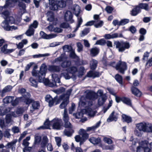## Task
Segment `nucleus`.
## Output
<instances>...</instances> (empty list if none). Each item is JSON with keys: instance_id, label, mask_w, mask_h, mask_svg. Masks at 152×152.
Returning <instances> with one entry per match:
<instances>
[{"instance_id": "obj_1", "label": "nucleus", "mask_w": 152, "mask_h": 152, "mask_svg": "<svg viewBox=\"0 0 152 152\" xmlns=\"http://www.w3.org/2000/svg\"><path fill=\"white\" fill-rule=\"evenodd\" d=\"M46 71L47 66L45 64H43L40 67L39 70H33L31 73L32 75L36 77L39 82H43L45 85H48L51 87L56 86V83H60V79L58 75L56 74H53L52 77L54 82H50L48 79L45 78Z\"/></svg>"}, {"instance_id": "obj_2", "label": "nucleus", "mask_w": 152, "mask_h": 152, "mask_svg": "<svg viewBox=\"0 0 152 152\" xmlns=\"http://www.w3.org/2000/svg\"><path fill=\"white\" fill-rule=\"evenodd\" d=\"M85 94L80 98V104L83 107L91 106L93 104V101L97 98V95L95 92L90 90L85 92Z\"/></svg>"}, {"instance_id": "obj_3", "label": "nucleus", "mask_w": 152, "mask_h": 152, "mask_svg": "<svg viewBox=\"0 0 152 152\" xmlns=\"http://www.w3.org/2000/svg\"><path fill=\"white\" fill-rule=\"evenodd\" d=\"M15 21L14 18L12 16H9L6 20L3 21L1 26L6 31H9L17 29V27L14 26H10L9 24H15Z\"/></svg>"}, {"instance_id": "obj_4", "label": "nucleus", "mask_w": 152, "mask_h": 152, "mask_svg": "<svg viewBox=\"0 0 152 152\" xmlns=\"http://www.w3.org/2000/svg\"><path fill=\"white\" fill-rule=\"evenodd\" d=\"M26 90L23 88L20 89L18 92L20 93L23 94L20 98L26 104H29L33 102V100L31 98L30 93L26 92Z\"/></svg>"}, {"instance_id": "obj_5", "label": "nucleus", "mask_w": 152, "mask_h": 152, "mask_svg": "<svg viewBox=\"0 0 152 152\" xmlns=\"http://www.w3.org/2000/svg\"><path fill=\"white\" fill-rule=\"evenodd\" d=\"M116 48L119 52H123L125 49H129L130 47L129 43L127 42L116 41L114 43Z\"/></svg>"}, {"instance_id": "obj_6", "label": "nucleus", "mask_w": 152, "mask_h": 152, "mask_svg": "<svg viewBox=\"0 0 152 152\" xmlns=\"http://www.w3.org/2000/svg\"><path fill=\"white\" fill-rule=\"evenodd\" d=\"M151 127V124L144 122L136 124V127L140 131L149 132Z\"/></svg>"}, {"instance_id": "obj_7", "label": "nucleus", "mask_w": 152, "mask_h": 152, "mask_svg": "<svg viewBox=\"0 0 152 152\" xmlns=\"http://www.w3.org/2000/svg\"><path fill=\"white\" fill-rule=\"evenodd\" d=\"M115 69L120 73L124 74L125 71L127 69V65L124 61H119L115 66Z\"/></svg>"}, {"instance_id": "obj_8", "label": "nucleus", "mask_w": 152, "mask_h": 152, "mask_svg": "<svg viewBox=\"0 0 152 152\" xmlns=\"http://www.w3.org/2000/svg\"><path fill=\"white\" fill-rule=\"evenodd\" d=\"M50 124L53 129L60 130L62 127V122L61 119L55 118L50 121Z\"/></svg>"}, {"instance_id": "obj_9", "label": "nucleus", "mask_w": 152, "mask_h": 152, "mask_svg": "<svg viewBox=\"0 0 152 152\" xmlns=\"http://www.w3.org/2000/svg\"><path fill=\"white\" fill-rule=\"evenodd\" d=\"M38 23L37 20H34L33 23L30 25L28 30L26 32V34L28 36H31L34 34V29L37 28Z\"/></svg>"}, {"instance_id": "obj_10", "label": "nucleus", "mask_w": 152, "mask_h": 152, "mask_svg": "<svg viewBox=\"0 0 152 152\" xmlns=\"http://www.w3.org/2000/svg\"><path fill=\"white\" fill-rule=\"evenodd\" d=\"M47 20L50 22H52L53 25H56L58 21L56 18H54L53 13L52 12L48 11L47 13Z\"/></svg>"}, {"instance_id": "obj_11", "label": "nucleus", "mask_w": 152, "mask_h": 152, "mask_svg": "<svg viewBox=\"0 0 152 152\" xmlns=\"http://www.w3.org/2000/svg\"><path fill=\"white\" fill-rule=\"evenodd\" d=\"M79 134L81 136L82 140L83 142L88 139L89 137L88 134L86 133V131L83 129H81L80 130Z\"/></svg>"}, {"instance_id": "obj_12", "label": "nucleus", "mask_w": 152, "mask_h": 152, "mask_svg": "<svg viewBox=\"0 0 152 152\" xmlns=\"http://www.w3.org/2000/svg\"><path fill=\"white\" fill-rule=\"evenodd\" d=\"M67 59V57L64 54H61L59 57L56 58L53 60L52 63L53 64L56 63L57 64H58L60 63L61 62L63 61L66 60Z\"/></svg>"}, {"instance_id": "obj_13", "label": "nucleus", "mask_w": 152, "mask_h": 152, "mask_svg": "<svg viewBox=\"0 0 152 152\" xmlns=\"http://www.w3.org/2000/svg\"><path fill=\"white\" fill-rule=\"evenodd\" d=\"M72 13L69 11H67L65 13L64 15V19L67 21L72 23L74 22V20L72 19Z\"/></svg>"}, {"instance_id": "obj_14", "label": "nucleus", "mask_w": 152, "mask_h": 152, "mask_svg": "<svg viewBox=\"0 0 152 152\" xmlns=\"http://www.w3.org/2000/svg\"><path fill=\"white\" fill-rule=\"evenodd\" d=\"M17 142V140H12L11 142L8 143L5 147L8 149L11 148L12 151H14L15 149L16 143Z\"/></svg>"}, {"instance_id": "obj_15", "label": "nucleus", "mask_w": 152, "mask_h": 152, "mask_svg": "<svg viewBox=\"0 0 152 152\" xmlns=\"http://www.w3.org/2000/svg\"><path fill=\"white\" fill-rule=\"evenodd\" d=\"M40 35L42 38L46 39H49L54 38L56 36V35L54 34H52L49 35H47L42 31H41L40 32Z\"/></svg>"}, {"instance_id": "obj_16", "label": "nucleus", "mask_w": 152, "mask_h": 152, "mask_svg": "<svg viewBox=\"0 0 152 152\" xmlns=\"http://www.w3.org/2000/svg\"><path fill=\"white\" fill-rule=\"evenodd\" d=\"M24 111L23 108L20 107L16 109L15 111L12 113V115L15 117H16L21 115Z\"/></svg>"}, {"instance_id": "obj_17", "label": "nucleus", "mask_w": 152, "mask_h": 152, "mask_svg": "<svg viewBox=\"0 0 152 152\" xmlns=\"http://www.w3.org/2000/svg\"><path fill=\"white\" fill-rule=\"evenodd\" d=\"M118 118V114L115 113L114 111L112 112L110 115L109 118L107 119V121L108 122H110L113 121H116Z\"/></svg>"}, {"instance_id": "obj_18", "label": "nucleus", "mask_w": 152, "mask_h": 152, "mask_svg": "<svg viewBox=\"0 0 152 152\" xmlns=\"http://www.w3.org/2000/svg\"><path fill=\"white\" fill-rule=\"evenodd\" d=\"M7 44H5L4 45L0 48L1 52L4 54H7L12 53L14 50L13 49H7Z\"/></svg>"}, {"instance_id": "obj_19", "label": "nucleus", "mask_w": 152, "mask_h": 152, "mask_svg": "<svg viewBox=\"0 0 152 152\" xmlns=\"http://www.w3.org/2000/svg\"><path fill=\"white\" fill-rule=\"evenodd\" d=\"M100 75L99 72H98L90 71L87 73V76L94 78L95 77H98Z\"/></svg>"}, {"instance_id": "obj_20", "label": "nucleus", "mask_w": 152, "mask_h": 152, "mask_svg": "<svg viewBox=\"0 0 152 152\" xmlns=\"http://www.w3.org/2000/svg\"><path fill=\"white\" fill-rule=\"evenodd\" d=\"M148 143V142L146 140L142 142V146L144 152H151V149L147 146Z\"/></svg>"}, {"instance_id": "obj_21", "label": "nucleus", "mask_w": 152, "mask_h": 152, "mask_svg": "<svg viewBox=\"0 0 152 152\" xmlns=\"http://www.w3.org/2000/svg\"><path fill=\"white\" fill-rule=\"evenodd\" d=\"M53 98L50 95H47L45 97V100L48 103V106L49 107H52L53 105Z\"/></svg>"}, {"instance_id": "obj_22", "label": "nucleus", "mask_w": 152, "mask_h": 152, "mask_svg": "<svg viewBox=\"0 0 152 152\" xmlns=\"http://www.w3.org/2000/svg\"><path fill=\"white\" fill-rule=\"evenodd\" d=\"M18 1V0H7L6 1L5 6L6 7H13Z\"/></svg>"}, {"instance_id": "obj_23", "label": "nucleus", "mask_w": 152, "mask_h": 152, "mask_svg": "<svg viewBox=\"0 0 152 152\" xmlns=\"http://www.w3.org/2000/svg\"><path fill=\"white\" fill-rule=\"evenodd\" d=\"M69 102V96H67L65 99L60 104L59 107L61 109H66V107Z\"/></svg>"}, {"instance_id": "obj_24", "label": "nucleus", "mask_w": 152, "mask_h": 152, "mask_svg": "<svg viewBox=\"0 0 152 152\" xmlns=\"http://www.w3.org/2000/svg\"><path fill=\"white\" fill-rule=\"evenodd\" d=\"M64 132V134L67 137L71 136L74 133V131L72 128H67Z\"/></svg>"}, {"instance_id": "obj_25", "label": "nucleus", "mask_w": 152, "mask_h": 152, "mask_svg": "<svg viewBox=\"0 0 152 152\" xmlns=\"http://www.w3.org/2000/svg\"><path fill=\"white\" fill-rule=\"evenodd\" d=\"M48 70L51 72H59L60 70V68L58 66L55 65H50L48 66Z\"/></svg>"}, {"instance_id": "obj_26", "label": "nucleus", "mask_w": 152, "mask_h": 152, "mask_svg": "<svg viewBox=\"0 0 152 152\" xmlns=\"http://www.w3.org/2000/svg\"><path fill=\"white\" fill-rule=\"evenodd\" d=\"M98 64L97 61L94 59H92L90 61V67L91 69L94 70L96 68Z\"/></svg>"}, {"instance_id": "obj_27", "label": "nucleus", "mask_w": 152, "mask_h": 152, "mask_svg": "<svg viewBox=\"0 0 152 152\" xmlns=\"http://www.w3.org/2000/svg\"><path fill=\"white\" fill-rule=\"evenodd\" d=\"M99 49L96 47L91 48L90 50V54L92 56H95L99 53Z\"/></svg>"}, {"instance_id": "obj_28", "label": "nucleus", "mask_w": 152, "mask_h": 152, "mask_svg": "<svg viewBox=\"0 0 152 152\" xmlns=\"http://www.w3.org/2000/svg\"><path fill=\"white\" fill-rule=\"evenodd\" d=\"M67 0H61L56 1V3L57 5L61 8H63L65 7Z\"/></svg>"}, {"instance_id": "obj_29", "label": "nucleus", "mask_w": 152, "mask_h": 152, "mask_svg": "<svg viewBox=\"0 0 152 152\" xmlns=\"http://www.w3.org/2000/svg\"><path fill=\"white\" fill-rule=\"evenodd\" d=\"M132 92L133 94L137 96H140L141 94V92L137 88L132 87L131 88Z\"/></svg>"}, {"instance_id": "obj_30", "label": "nucleus", "mask_w": 152, "mask_h": 152, "mask_svg": "<svg viewBox=\"0 0 152 152\" xmlns=\"http://www.w3.org/2000/svg\"><path fill=\"white\" fill-rule=\"evenodd\" d=\"M140 12V9L138 6H136L131 11V15L135 16L138 13Z\"/></svg>"}, {"instance_id": "obj_31", "label": "nucleus", "mask_w": 152, "mask_h": 152, "mask_svg": "<svg viewBox=\"0 0 152 152\" xmlns=\"http://www.w3.org/2000/svg\"><path fill=\"white\" fill-rule=\"evenodd\" d=\"M122 102L126 105L132 107V101L129 98L125 97H122Z\"/></svg>"}, {"instance_id": "obj_32", "label": "nucleus", "mask_w": 152, "mask_h": 152, "mask_svg": "<svg viewBox=\"0 0 152 152\" xmlns=\"http://www.w3.org/2000/svg\"><path fill=\"white\" fill-rule=\"evenodd\" d=\"M39 106V103L38 102L35 101L33 102L32 104V107L33 109H31V112L33 113L34 110L38 109Z\"/></svg>"}, {"instance_id": "obj_33", "label": "nucleus", "mask_w": 152, "mask_h": 152, "mask_svg": "<svg viewBox=\"0 0 152 152\" xmlns=\"http://www.w3.org/2000/svg\"><path fill=\"white\" fill-rule=\"evenodd\" d=\"M89 140L91 143L94 145L98 144L100 142V139L99 138L92 137L89 139Z\"/></svg>"}, {"instance_id": "obj_34", "label": "nucleus", "mask_w": 152, "mask_h": 152, "mask_svg": "<svg viewBox=\"0 0 152 152\" xmlns=\"http://www.w3.org/2000/svg\"><path fill=\"white\" fill-rule=\"evenodd\" d=\"M86 114L90 116H93L95 114L94 111L90 107H88L85 109Z\"/></svg>"}, {"instance_id": "obj_35", "label": "nucleus", "mask_w": 152, "mask_h": 152, "mask_svg": "<svg viewBox=\"0 0 152 152\" xmlns=\"http://www.w3.org/2000/svg\"><path fill=\"white\" fill-rule=\"evenodd\" d=\"M50 122L48 120H47L44 123L43 125L39 127L38 129H48L50 127Z\"/></svg>"}, {"instance_id": "obj_36", "label": "nucleus", "mask_w": 152, "mask_h": 152, "mask_svg": "<svg viewBox=\"0 0 152 152\" xmlns=\"http://www.w3.org/2000/svg\"><path fill=\"white\" fill-rule=\"evenodd\" d=\"M12 89V87L11 86H8L5 87L2 91L1 96L3 97L4 96V94L6 92L10 91Z\"/></svg>"}, {"instance_id": "obj_37", "label": "nucleus", "mask_w": 152, "mask_h": 152, "mask_svg": "<svg viewBox=\"0 0 152 152\" xmlns=\"http://www.w3.org/2000/svg\"><path fill=\"white\" fill-rule=\"evenodd\" d=\"M66 71L67 72L73 74L77 72V69L76 66H73L67 68Z\"/></svg>"}, {"instance_id": "obj_38", "label": "nucleus", "mask_w": 152, "mask_h": 152, "mask_svg": "<svg viewBox=\"0 0 152 152\" xmlns=\"http://www.w3.org/2000/svg\"><path fill=\"white\" fill-rule=\"evenodd\" d=\"M71 62L70 61L67 60L64 61L61 64V66L63 68H67L69 67L71 65Z\"/></svg>"}, {"instance_id": "obj_39", "label": "nucleus", "mask_w": 152, "mask_h": 152, "mask_svg": "<svg viewBox=\"0 0 152 152\" xmlns=\"http://www.w3.org/2000/svg\"><path fill=\"white\" fill-rule=\"evenodd\" d=\"M14 99L13 96H8L3 99V101L4 104H8L11 102Z\"/></svg>"}, {"instance_id": "obj_40", "label": "nucleus", "mask_w": 152, "mask_h": 152, "mask_svg": "<svg viewBox=\"0 0 152 152\" xmlns=\"http://www.w3.org/2000/svg\"><path fill=\"white\" fill-rule=\"evenodd\" d=\"M83 22L82 19L81 17L78 18H77V23L76 28L73 31L74 32H76L80 27L81 25L82 24Z\"/></svg>"}, {"instance_id": "obj_41", "label": "nucleus", "mask_w": 152, "mask_h": 152, "mask_svg": "<svg viewBox=\"0 0 152 152\" xmlns=\"http://www.w3.org/2000/svg\"><path fill=\"white\" fill-rule=\"evenodd\" d=\"M115 80L120 84H122V77L119 74H116L115 76Z\"/></svg>"}, {"instance_id": "obj_42", "label": "nucleus", "mask_w": 152, "mask_h": 152, "mask_svg": "<svg viewBox=\"0 0 152 152\" xmlns=\"http://www.w3.org/2000/svg\"><path fill=\"white\" fill-rule=\"evenodd\" d=\"M106 96H102L100 97L98 100V104L100 106L102 105L106 99Z\"/></svg>"}, {"instance_id": "obj_43", "label": "nucleus", "mask_w": 152, "mask_h": 152, "mask_svg": "<svg viewBox=\"0 0 152 152\" xmlns=\"http://www.w3.org/2000/svg\"><path fill=\"white\" fill-rule=\"evenodd\" d=\"M63 119L64 121H67L69 120V118L67 113V110L66 109H65L64 110Z\"/></svg>"}, {"instance_id": "obj_44", "label": "nucleus", "mask_w": 152, "mask_h": 152, "mask_svg": "<svg viewBox=\"0 0 152 152\" xmlns=\"http://www.w3.org/2000/svg\"><path fill=\"white\" fill-rule=\"evenodd\" d=\"M18 6L21 12H24L25 11L26 8L25 4L22 2H19L18 4Z\"/></svg>"}, {"instance_id": "obj_45", "label": "nucleus", "mask_w": 152, "mask_h": 152, "mask_svg": "<svg viewBox=\"0 0 152 152\" xmlns=\"http://www.w3.org/2000/svg\"><path fill=\"white\" fill-rule=\"evenodd\" d=\"M140 9H144L146 11L148 10L149 6L148 4L146 3H140L139 4L138 6Z\"/></svg>"}, {"instance_id": "obj_46", "label": "nucleus", "mask_w": 152, "mask_h": 152, "mask_svg": "<svg viewBox=\"0 0 152 152\" xmlns=\"http://www.w3.org/2000/svg\"><path fill=\"white\" fill-rule=\"evenodd\" d=\"M122 117L124 121L127 123H129L132 121L131 118L125 114H123L122 115Z\"/></svg>"}, {"instance_id": "obj_47", "label": "nucleus", "mask_w": 152, "mask_h": 152, "mask_svg": "<svg viewBox=\"0 0 152 152\" xmlns=\"http://www.w3.org/2000/svg\"><path fill=\"white\" fill-rule=\"evenodd\" d=\"M1 17H2L4 20H6L7 18L10 16V13L9 11L6 10L3 12L1 14Z\"/></svg>"}, {"instance_id": "obj_48", "label": "nucleus", "mask_w": 152, "mask_h": 152, "mask_svg": "<svg viewBox=\"0 0 152 152\" xmlns=\"http://www.w3.org/2000/svg\"><path fill=\"white\" fill-rule=\"evenodd\" d=\"M29 81L31 86L36 88L37 87V83L35 79L32 77H30L29 79Z\"/></svg>"}, {"instance_id": "obj_49", "label": "nucleus", "mask_w": 152, "mask_h": 152, "mask_svg": "<svg viewBox=\"0 0 152 152\" xmlns=\"http://www.w3.org/2000/svg\"><path fill=\"white\" fill-rule=\"evenodd\" d=\"M48 141V138L46 136L43 137L42 141L41 143V146L42 147L45 146Z\"/></svg>"}, {"instance_id": "obj_50", "label": "nucleus", "mask_w": 152, "mask_h": 152, "mask_svg": "<svg viewBox=\"0 0 152 152\" xmlns=\"http://www.w3.org/2000/svg\"><path fill=\"white\" fill-rule=\"evenodd\" d=\"M50 55V54L48 53H46L44 54H38L32 56L34 58H39L42 57L48 56Z\"/></svg>"}, {"instance_id": "obj_51", "label": "nucleus", "mask_w": 152, "mask_h": 152, "mask_svg": "<svg viewBox=\"0 0 152 152\" xmlns=\"http://www.w3.org/2000/svg\"><path fill=\"white\" fill-rule=\"evenodd\" d=\"M10 129H7L4 131V137L9 138L11 136V134L10 133Z\"/></svg>"}, {"instance_id": "obj_52", "label": "nucleus", "mask_w": 152, "mask_h": 152, "mask_svg": "<svg viewBox=\"0 0 152 152\" xmlns=\"http://www.w3.org/2000/svg\"><path fill=\"white\" fill-rule=\"evenodd\" d=\"M85 70V68L83 66H80L78 70V76L79 77H81L83 75Z\"/></svg>"}, {"instance_id": "obj_53", "label": "nucleus", "mask_w": 152, "mask_h": 152, "mask_svg": "<svg viewBox=\"0 0 152 152\" xmlns=\"http://www.w3.org/2000/svg\"><path fill=\"white\" fill-rule=\"evenodd\" d=\"M4 146L3 144H0V152H10V150L7 148H4Z\"/></svg>"}, {"instance_id": "obj_54", "label": "nucleus", "mask_w": 152, "mask_h": 152, "mask_svg": "<svg viewBox=\"0 0 152 152\" xmlns=\"http://www.w3.org/2000/svg\"><path fill=\"white\" fill-rule=\"evenodd\" d=\"M103 22L102 20L98 21V22L96 23H95L94 24V26L96 28H99L101 27L103 24Z\"/></svg>"}, {"instance_id": "obj_55", "label": "nucleus", "mask_w": 152, "mask_h": 152, "mask_svg": "<svg viewBox=\"0 0 152 152\" xmlns=\"http://www.w3.org/2000/svg\"><path fill=\"white\" fill-rule=\"evenodd\" d=\"M80 135H77L75 137V141L77 142H80V145L82 144L83 143V142L82 140L81 137H80Z\"/></svg>"}, {"instance_id": "obj_56", "label": "nucleus", "mask_w": 152, "mask_h": 152, "mask_svg": "<svg viewBox=\"0 0 152 152\" xmlns=\"http://www.w3.org/2000/svg\"><path fill=\"white\" fill-rule=\"evenodd\" d=\"M129 20L128 19H122L120 21L119 25L120 26H123L129 22Z\"/></svg>"}, {"instance_id": "obj_57", "label": "nucleus", "mask_w": 152, "mask_h": 152, "mask_svg": "<svg viewBox=\"0 0 152 152\" xmlns=\"http://www.w3.org/2000/svg\"><path fill=\"white\" fill-rule=\"evenodd\" d=\"M76 45L77 48V50L78 52H80L83 50V45L80 42H77Z\"/></svg>"}, {"instance_id": "obj_58", "label": "nucleus", "mask_w": 152, "mask_h": 152, "mask_svg": "<svg viewBox=\"0 0 152 152\" xmlns=\"http://www.w3.org/2000/svg\"><path fill=\"white\" fill-rule=\"evenodd\" d=\"M103 140L105 142L108 144H111L113 143L112 140L110 139L107 137H104Z\"/></svg>"}, {"instance_id": "obj_59", "label": "nucleus", "mask_w": 152, "mask_h": 152, "mask_svg": "<svg viewBox=\"0 0 152 152\" xmlns=\"http://www.w3.org/2000/svg\"><path fill=\"white\" fill-rule=\"evenodd\" d=\"M106 43L105 41L103 39H102L97 41L96 42V45H103Z\"/></svg>"}, {"instance_id": "obj_60", "label": "nucleus", "mask_w": 152, "mask_h": 152, "mask_svg": "<svg viewBox=\"0 0 152 152\" xmlns=\"http://www.w3.org/2000/svg\"><path fill=\"white\" fill-rule=\"evenodd\" d=\"M11 114H7L6 116V121L7 123H9L11 121Z\"/></svg>"}, {"instance_id": "obj_61", "label": "nucleus", "mask_w": 152, "mask_h": 152, "mask_svg": "<svg viewBox=\"0 0 152 152\" xmlns=\"http://www.w3.org/2000/svg\"><path fill=\"white\" fill-rule=\"evenodd\" d=\"M129 31L132 34H134L136 32L137 29L134 26H132L129 28Z\"/></svg>"}, {"instance_id": "obj_62", "label": "nucleus", "mask_w": 152, "mask_h": 152, "mask_svg": "<svg viewBox=\"0 0 152 152\" xmlns=\"http://www.w3.org/2000/svg\"><path fill=\"white\" fill-rule=\"evenodd\" d=\"M21 100V98H17L11 102L12 105L14 106L17 105L19 102V101Z\"/></svg>"}, {"instance_id": "obj_63", "label": "nucleus", "mask_w": 152, "mask_h": 152, "mask_svg": "<svg viewBox=\"0 0 152 152\" xmlns=\"http://www.w3.org/2000/svg\"><path fill=\"white\" fill-rule=\"evenodd\" d=\"M64 126L66 128H72V126L70 122L68 121H64Z\"/></svg>"}, {"instance_id": "obj_64", "label": "nucleus", "mask_w": 152, "mask_h": 152, "mask_svg": "<svg viewBox=\"0 0 152 152\" xmlns=\"http://www.w3.org/2000/svg\"><path fill=\"white\" fill-rule=\"evenodd\" d=\"M55 139L57 145L58 147H60L61 145V138L59 137H56Z\"/></svg>"}]
</instances>
